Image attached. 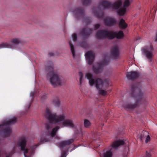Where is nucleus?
Segmentation results:
<instances>
[{
	"mask_svg": "<svg viewBox=\"0 0 157 157\" xmlns=\"http://www.w3.org/2000/svg\"><path fill=\"white\" fill-rule=\"evenodd\" d=\"M131 92L130 94V101L133 99L136 101L134 104L128 102L125 104L124 106L127 109H133L139 107L141 104V101L144 98V92L142 90L140 86H132L131 87Z\"/></svg>",
	"mask_w": 157,
	"mask_h": 157,
	"instance_id": "f257e3e1",
	"label": "nucleus"
},
{
	"mask_svg": "<svg viewBox=\"0 0 157 157\" xmlns=\"http://www.w3.org/2000/svg\"><path fill=\"white\" fill-rule=\"evenodd\" d=\"M45 117L50 122L58 123L61 122L63 126H69L73 127L74 126L72 121L67 120L64 121L65 116L63 114L57 116L56 113H52L50 109H47Z\"/></svg>",
	"mask_w": 157,
	"mask_h": 157,
	"instance_id": "f03ea898",
	"label": "nucleus"
},
{
	"mask_svg": "<svg viewBox=\"0 0 157 157\" xmlns=\"http://www.w3.org/2000/svg\"><path fill=\"white\" fill-rule=\"evenodd\" d=\"M53 69V67L52 63L50 66H46L45 71L48 72L47 77L53 86L61 85L63 83L62 80L58 75L54 71Z\"/></svg>",
	"mask_w": 157,
	"mask_h": 157,
	"instance_id": "7ed1b4c3",
	"label": "nucleus"
},
{
	"mask_svg": "<svg viewBox=\"0 0 157 157\" xmlns=\"http://www.w3.org/2000/svg\"><path fill=\"white\" fill-rule=\"evenodd\" d=\"M86 76L89 80V83L91 86L95 84L96 88L98 89L105 88L109 86V82L107 80L103 81L100 78H96L94 79L92 74L90 73L86 74Z\"/></svg>",
	"mask_w": 157,
	"mask_h": 157,
	"instance_id": "20e7f679",
	"label": "nucleus"
},
{
	"mask_svg": "<svg viewBox=\"0 0 157 157\" xmlns=\"http://www.w3.org/2000/svg\"><path fill=\"white\" fill-rule=\"evenodd\" d=\"M122 4L121 0H117L112 4L107 1H103L101 2L100 6L101 9H102L111 7H113L115 9H118L121 6Z\"/></svg>",
	"mask_w": 157,
	"mask_h": 157,
	"instance_id": "39448f33",
	"label": "nucleus"
},
{
	"mask_svg": "<svg viewBox=\"0 0 157 157\" xmlns=\"http://www.w3.org/2000/svg\"><path fill=\"white\" fill-rule=\"evenodd\" d=\"M115 34L112 31L100 30L98 31L96 33V37L98 39H101L107 37L109 39H112L114 38Z\"/></svg>",
	"mask_w": 157,
	"mask_h": 157,
	"instance_id": "423d86ee",
	"label": "nucleus"
},
{
	"mask_svg": "<svg viewBox=\"0 0 157 157\" xmlns=\"http://www.w3.org/2000/svg\"><path fill=\"white\" fill-rule=\"evenodd\" d=\"M142 51L146 58L150 60V62H151L154 56L153 52V46L151 45L150 46L144 47L142 48Z\"/></svg>",
	"mask_w": 157,
	"mask_h": 157,
	"instance_id": "0eeeda50",
	"label": "nucleus"
},
{
	"mask_svg": "<svg viewBox=\"0 0 157 157\" xmlns=\"http://www.w3.org/2000/svg\"><path fill=\"white\" fill-rule=\"evenodd\" d=\"M26 142L27 141L25 138V137H22L18 142L17 144L20 146L21 150L24 151L25 157H28L26 155L28 152V149L26 148L25 147Z\"/></svg>",
	"mask_w": 157,
	"mask_h": 157,
	"instance_id": "6e6552de",
	"label": "nucleus"
},
{
	"mask_svg": "<svg viewBox=\"0 0 157 157\" xmlns=\"http://www.w3.org/2000/svg\"><path fill=\"white\" fill-rule=\"evenodd\" d=\"M108 63L107 62L103 61L101 63L97 64L93 67V71L94 73L96 74H99L102 72V71L103 66L107 65Z\"/></svg>",
	"mask_w": 157,
	"mask_h": 157,
	"instance_id": "1a4fd4ad",
	"label": "nucleus"
},
{
	"mask_svg": "<svg viewBox=\"0 0 157 157\" xmlns=\"http://www.w3.org/2000/svg\"><path fill=\"white\" fill-rule=\"evenodd\" d=\"M140 73L137 71H132L127 72L126 74L127 78L129 80H135L140 76Z\"/></svg>",
	"mask_w": 157,
	"mask_h": 157,
	"instance_id": "9d476101",
	"label": "nucleus"
},
{
	"mask_svg": "<svg viewBox=\"0 0 157 157\" xmlns=\"http://www.w3.org/2000/svg\"><path fill=\"white\" fill-rule=\"evenodd\" d=\"M86 60L89 64H91L93 62L94 58V54L92 51H89L85 54Z\"/></svg>",
	"mask_w": 157,
	"mask_h": 157,
	"instance_id": "9b49d317",
	"label": "nucleus"
},
{
	"mask_svg": "<svg viewBox=\"0 0 157 157\" xmlns=\"http://www.w3.org/2000/svg\"><path fill=\"white\" fill-rule=\"evenodd\" d=\"M131 2V0H126L124 2V8H122L120 9L118 11V13L120 15H123L126 12V9L130 5V2Z\"/></svg>",
	"mask_w": 157,
	"mask_h": 157,
	"instance_id": "f8f14e48",
	"label": "nucleus"
},
{
	"mask_svg": "<svg viewBox=\"0 0 157 157\" xmlns=\"http://www.w3.org/2000/svg\"><path fill=\"white\" fill-rule=\"evenodd\" d=\"M91 33V30L89 28H86L82 29L80 32V35L84 38L88 37Z\"/></svg>",
	"mask_w": 157,
	"mask_h": 157,
	"instance_id": "ddd939ff",
	"label": "nucleus"
},
{
	"mask_svg": "<svg viewBox=\"0 0 157 157\" xmlns=\"http://www.w3.org/2000/svg\"><path fill=\"white\" fill-rule=\"evenodd\" d=\"M104 21L105 25L108 26H112L116 24V20L112 17H107Z\"/></svg>",
	"mask_w": 157,
	"mask_h": 157,
	"instance_id": "4468645a",
	"label": "nucleus"
},
{
	"mask_svg": "<svg viewBox=\"0 0 157 157\" xmlns=\"http://www.w3.org/2000/svg\"><path fill=\"white\" fill-rule=\"evenodd\" d=\"M111 56L114 57L116 58L119 54V51L118 47L116 46H113L111 51Z\"/></svg>",
	"mask_w": 157,
	"mask_h": 157,
	"instance_id": "2eb2a0df",
	"label": "nucleus"
},
{
	"mask_svg": "<svg viewBox=\"0 0 157 157\" xmlns=\"http://www.w3.org/2000/svg\"><path fill=\"white\" fill-rule=\"evenodd\" d=\"M124 144V142L123 140H117L112 143L111 146L112 148L116 149L119 146L123 145Z\"/></svg>",
	"mask_w": 157,
	"mask_h": 157,
	"instance_id": "dca6fc26",
	"label": "nucleus"
},
{
	"mask_svg": "<svg viewBox=\"0 0 157 157\" xmlns=\"http://www.w3.org/2000/svg\"><path fill=\"white\" fill-rule=\"evenodd\" d=\"M17 118L13 117L8 121H5L3 122L2 125H0V127L2 126L10 125L11 124H14L17 122Z\"/></svg>",
	"mask_w": 157,
	"mask_h": 157,
	"instance_id": "f3484780",
	"label": "nucleus"
},
{
	"mask_svg": "<svg viewBox=\"0 0 157 157\" xmlns=\"http://www.w3.org/2000/svg\"><path fill=\"white\" fill-rule=\"evenodd\" d=\"M73 142V140L71 139L62 141L59 143V145L61 147H63L72 143Z\"/></svg>",
	"mask_w": 157,
	"mask_h": 157,
	"instance_id": "a211bd4d",
	"label": "nucleus"
},
{
	"mask_svg": "<svg viewBox=\"0 0 157 157\" xmlns=\"http://www.w3.org/2000/svg\"><path fill=\"white\" fill-rule=\"evenodd\" d=\"M84 13V11L81 8L76 9L74 12V14L77 16H82Z\"/></svg>",
	"mask_w": 157,
	"mask_h": 157,
	"instance_id": "6ab92c4d",
	"label": "nucleus"
},
{
	"mask_svg": "<svg viewBox=\"0 0 157 157\" xmlns=\"http://www.w3.org/2000/svg\"><path fill=\"white\" fill-rule=\"evenodd\" d=\"M11 129L9 127H7L3 130V135L5 137L9 136L11 134Z\"/></svg>",
	"mask_w": 157,
	"mask_h": 157,
	"instance_id": "aec40b11",
	"label": "nucleus"
},
{
	"mask_svg": "<svg viewBox=\"0 0 157 157\" xmlns=\"http://www.w3.org/2000/svg\"><path fill=\"white\" fill-rule=\"evenodd\" d=\"M13 46V44H11L10 43H2L0 44V48H12Z\"/></svg>",
	"mask_w": 157,
	"mask_h": 157,
	"instance_id": "412c9836",
	"label": "nucleus"
},
{
	"mask_svg": "<svg viewBox=\"0 0 157 157\" xmlns=\"http://www.w3.org/2000/svg\"><path fill=\"white\" fill-rule=\"evenodd\" d=\"M127 26L125 21L123 19H121L119 23V27L121 29H125Z\"/></svg>",
	"mask_w": 157,
	"mask_h": 157,
	"instance_id": "4be33fe9",
	"label": "nucleus"
},
{
	"mask_svg": "<svg viewBox=\"0 0 157 157\" xmlns=\"http://www.w3.org/2000/svg\"><path fill=\"white\" fill-rule=\"evenodd\" d=\"M115 34V36L114 37V38L115 37H116V38L117 39H122L123 37H124V34L123 32L121 31H120L118 33H115V32L112 31Z\"/></svg>",
	"mask_w": 157,
	"mask_h": 157,
	"instance_id": "5701e85b",
	"label": "nucleus"
},
{
	"mask_svg": "<svg viewBox=\"0 0 157 157\" xmlns=\"http://www.w3.org/2000/svg\"><path fill=\"white\" fill-rule=\"evenodd\" d=\"M59 128V126H56L54 128L52 131L49 133V134L52 137L56 135V132Z\"/></svg>",
	"mask_w": 157,
	"mask_h": 157,
	"instance_id": "b1692460",
	"label": "nucleus"
},
{
	"mask_svg": "<svg viewBox=\"0 0 157 157\" xmlns=\"http://www.w3.org/2000/svg\"><path fill=\"white\" fill-rule=\"evenodd\" d=\"M148 134V132L146 131H144L139 136V138L141 141H142L143 139H144L145 137H146Z\"/></svg>",
	"mask_w": 157,
	"mask_h": 157,
	"instance_id": "393cba45",
	"label": "nucleus"
},
{
	"mask_svg": "<svg viewBox=\"0 0 157 157\" xmlns=\"http://www.w3.org/2000/svg\"><path fill=\"white\" fill-rule=\"evenodd\" d=\"M52 103L56 106H59L60 104L59 100L57 98H55L53 100Z\"/></svg>",
	"mask_w": 157,
	"mask_h": 157,
	"instance_id": "a878e982",
	"label": "nucleus"
},
{
	"mask_svg": "<svg viewBox=\"0 0 157 157\" xmlns=\"http://www.w3.org/2000/svg\"><path fill=\"white\" fill-rule=\"evenodd\" d=\"M84 125L85 128H88L91 125V123L88 120L85 119L84 122Z\"/></svg>",
	"mask_w": 157,
	"mask_h": 157,
	"instance_id": "bb28decb",
	"label": "nucleus"
},
{
	"mask_svg": "<svg viewBox=\"0 0 157 157\" xmlns=\"http://www.w3.org/2000/svg\"><path fill=\"white\" fill-rule=\"evenodd\" d=\"M11 44H17L21 43V41L19 39H14L11 40L10 42Z\"/></svg>",
	"mask_w": 157,
	"mask_h": 157,
	"instance_id": "cd10ccee",
	"label": "nucleus"
},
{
	"mask_svg": "<svg viewBox=\"0 0 157 157\" xmlns=\"http://www.w3.org/2000/svg\"><path fill=\"white\" fill-rule=\"evenodd\" d=\"M69 45H70V48L73 57L75 56V52L74 50V46L71 43L70 41L69 42Z\"/></svg>",
	"mask_w": 157,
	"mask_h": 157,
	"instance_id": "c85d7f7f",
	"label": "nucleus"
},
{
	"mask_svg": "<svg viewBox=\"0 0 157 157\" xmlns=\"http://www.w3.org/2000/svg\"><path fill=\"white\" fill-rule=\"evenodd\" d=\"M112 154L111 151H109L104 154V157H112Z\"/></svg>",
	"mask_w": 157,
	"mask_h": 157,
	"instance_id": "c756f323",
	"label": "nucleus"
},
{
	"mask_svg": "<svg viewBox=\"0 0 157 157\" xmlns=\"http://www.w3.org/2000/svg\"><path fill=\"white\" fill-rule=\"evenodd\" d=\"M91 2V0H82V3L83 5L87 6Z\"/></svg>",
	"mask_w": 157,
	"mask_h": 157,
	"instance_id": "7c9ffc66",
	"label": "nucleus"
},
{
	"mask_svg": "<svg viewBox=\"0 0 157 157\" xmlns=\"http://www.w3.org/2000/svg\"><path fill=\"white\" fill-rule=\"evenodd\" d=\"M98 93L100 94L105 96L106 94L107 91L103 90H100L98 91Z\"/></svg>",
	"mask_w": 157,
	"mask_h": 157,
	"instance_id": "2f4dec72",
	"label": "nucleus"
},
{
	"mask_svg": "<svg viewBox=\"0 0 157 157\" xmlns=\"http://www.w3.org/2000/svg\"><path fill=\"white\" fill-rule=\"evenodd\" d=\"M52 124L51 123H49L46 125V128L48 130H49L50 129H51L52 128Z\"/></svg>",
	"mask_w": 157,
	"mask_h": 157,
	"instance_id": "473e14b6",
	"label": "nucleus"
},
{
	"mask_svg": "<svg viewBox=\"0 0 157 157\" xmlns=\"http://www.w3.org/2000/svg\"><path fill=\"white\" fill-rule=\"evenodd\" d=\"M146 137V138L145 141V142L146 143H147L150 140V137L148 134L147 135Z\"/></svg>",
	"mask_w": 157,
	"mask_h": 157,
	"instance_id": "72a5a7b5",
	"label": "nucleus"
},
{
	"mask_svg": "<svg viewBox=\"0 0 157 157\" xmlns=\"http://www.w3.org/2000/svg\"><path fill=\"white\" fill-rule=\"evenodd\" d=\"M72 36L73 37V40L74 41H75L77 39V35L75 34H73L72 35Z\"/></svg>",
	"mask_w": 157,
	"mask_h": 157,
	"instance_id": "f704fd0d",
	"label": "nucleus"
},
{
	"mask_svg": "<svg viewBox=\"0 0 157 157\" xmlns=\"http://www.w3.org/2000/svg\"><path fill=\"white\" fill-rule=\"evenodd\" d=\"M47 141H48L46 140L45 139H44V138H41L40 140V142L41 144L43 143L44 142H46Z\"/></svg>",
	"mask_w": 157,
	"mask_h": 157,
	"instance_id": "c9c22d12",
	"label": "nucleus"
},
{
	"mask_svg": "<svg viewBox=\"0 0 157 157\" xmlns=\"http://www.w3.org/2000/svg\"><path fill=\"white\" fill-rule=\"evenodd\" d=\"M94 11V14H95V15L97 17H98V18H100L102 16L99 15L98 13Z\"/></svg>",
	"mask_w": 157,
	"mask_h": 157,
	"instance_id": "e433bc0d",
	"label": "nucleus"
},
{
	"mask_svg": "<svg viewBox=\"0 0 157 157\" xmlns=\"http://www.w3.org/2000/svg\"><path fill=\"white\" fill-rule=\"evenodd\" d=\"M66 153L65 151L62 152L61 157H66Z\"/></svg>",
	"mask_w": 157,
	"mask_h": 157,
	"instance_id": "4c0bfd02",
	"label": "nucleus"
},
{
	"mask_svg": "<svg viewBox=\"0 0 157 157\" xmlns=\"http://www.w3.org/2000/svg\"><path fill=\"white\" fill-rule=\"evenodd\" d=\"M79 75L80 77V78H82L83 77V75L82 73L81 72H79Z\"/></svg>",
	"mask_w": 157,
	"mask_h": 157,
	"instance_id": "58836bf2",
	"label": "nucleus"
},
{
	"mask_svg": "<svg viewBox=\"0 0 157 157\" xmlns=\"http://www.w3.org/2000/svg\"><path fill=\"white\" fill-rule=\"evenodd\" d=\"M146 156L147 157H151V155H150V154L149 153H148L147 151L146 153Z\"/></svg>",
	"mask_w": 157,
	"mask_h": 157,
	"instance_id": "ea45409f",
	"label": "nucleus"
},
{
	"mask_svg": "<svg viewBox=\"0 0 157 157\" xmlns=\"http://www.w3.org/2000/svg\"><path fill=\"white\" fill-rule=\"evenodd\" d=\"M100 26V25L98 24H96L95 25V28L96 29H97L99 28Z\"/></svg>",
	"mask_w": 157,
	"mask_h": 157,
	"instance_id": "a19ab883",
	"label": "nucleus"
},
{
	"mask_svg": "<svg viewBox=\"0 0 157 157\" xmlns=\"http://www.w3.org/2000/svg\"><path fill=\"white\" fill-rule=\"evenodd\" d=\"M82 78H80L79 79V81H80V85L81 86V84L82 82Z\"/></svg>",
	"mask_w": 157,
	"mask_h": 157,
	"instance_id": "79ce46f5",
	"label": "nucleus"
},
{
	"mask_svg": "<svg viewBox=\"0 0 157 157\" xmlns=\"http://www.w3.org/2000/svg\"><path fill=\"white\" fill-rule=\"evenodd\" d=\"M49 55L50 56H53L54 55V54L52 52H50L49 53Z\"/></svg>",
	"mask_w": 157,
	"mask_h": 157,
	"instance_id": "37998d69",
	"label": "nucleus"
},
{
	"mask_svg": "<svg viewBox=\"0 0 157 157\" xmlns=\"http://www.w3.org/2000/svg\"><path fill=\"white\" fill-rule=\"evenodd\" d=\"M47 98V96L46 95H44L42 96L41 98V99H46Z\"/></svg>",
	"mask_w": 157,
	"mask_h": 157,
	"instance_id": "c03bdc74",
	"label": "nucleus"
},
{
	"mask_svg": "<svg viewBox=\"0 0 157 157\" xmlns=\"http://www.w3.org/2000/svg\"><path fill=\"white\" fill-rule=\"evenodd\" d=\"M155 40L156 42H157V33L156 35V38Z\"/></svg>",
	"mask_w": 157,
	"mask_h": 157,
	"instance_id": "a18cd8bd",
	"label": "nucleus"
},
{
	"mask_svg": "<svg viewBox=\"0 0 157 157\" xmlns=\"http://www.w3.org/2000/svg\"><path fill=\"white\" fill-rule=\"evenodd\" d=\"M34 95V93H31L30 94V95L32 97H33Z\"/></svg>",
	"mask_w": 157,
	"mask_h": 157,
	"instance_id": "49530a36",
	"label": "nucleus"
},
{
	"mask_svg": "<svg viewBox=\"0 0 157 157\" xmlns=\"http://www.w3.org/2000/svg\"><path fill=\"white\" fill-rule=\"evenodd\" d=\"M30 106V105H29L28 107V109H29Z\"/></svg>",
	"mask_w": 157,
	"mask_h": 157,
	"instance_id": "de8ad7c7",
	"label": "nucleus"
},
{
	"mask_svg": "<svg viewBox=\"0 0 157 157\" xmlns=\"http://www.w3.org/2000/svg\"><path fill=\"white\" fill-rule=\"evenodd\" d=\"M6 157H9V156H7Z\"/></svg>",
	"mask_w": 157,
	"mask_h": 157,
	"instance_id": "09e8293b",
	"label": "nucleus"
}]
</instances>
